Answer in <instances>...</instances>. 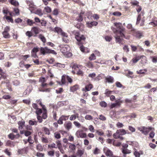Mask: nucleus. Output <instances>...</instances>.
Masks as SVG:
<instances>
[{
    "label": "nucleus",
    "mask_w": 157,
    "mask_h": 157,
    "mask_svg": "<svg viewBox=\"0 0 157 157\" xmlns=\"http://www.w3.org/2000/svg\"><path fill=\"white\" fill-rule=\"evenodd\" d=\"M96 133H97L98 135L100 136H103L104 134V132L101 130H96Z\"/></svg>",
    "instance_id": "nucleus-48"
},
{
    "label": "nucleus",
    "mask_w": 157,
    "mask_h": 157,
    "mask_svg": "<svg viewBox=\"0 0 157 157\" xmlns=\"http://www.w3.org/2000/svg\"><path fill=\"white\" fill-rule=\"evenodd\" d=\"M80 50L83 52L88 53L90 51L89 49L85 47L83 45H81L79 47Z\"/></svg>",
    "instance_id": "nucleus-24"
},
{
    "label": "nucleus",
    "mask_w": 157,
    "mask_h": 157,
    "mask_svg": "<svg viewBox=\"0 0 157 157\" xmlns=\"http://www.w3.org/2000/svg\"><path fill=\"white\" fill-rule=\"evenodd\" d=\"M25 34L26 36H28L29 38L32 36H33V34L32 33V31H27L26 32Z\"/></svg>",
    "instance_id": "nucleus-49"
},
{
    "label": "nucleus",
    "mask_w": 157,
    "mask_h": 157,
    "mask_svg": "<svg viewBox=\"0 0 157 157\" xmlns=\"http://www.w3.org/2000/svg\"><path fill=\"white\" fill-rule=\"evenodd\" d=\"M26 148H23L21 149H19L17 152L19 154H23L26 152Z\"/></svg>",
    "instance_id": "nucleus-42"
},
{
    "label": "nucleus",
    "mask_w": 157,
    "mask_h": 157,
    "mask_svg": "<svg viewBox=\"0 0 157 157\" xmlns=\"http://www.w3.org/2000/svg\"><path fill=\"white\" fill-rule=\"evenodd\" d=\"M40 29L37 27H33L31 29V31L34 33L33 34V36L36 37L37 36V34L39 33L40 32Z\"/></svg>",
    "instance_id": "nucleus-16"
},
{
    "label": "nucleus",
    "mask_w": 157,
    "mask_h": 157,
    "mask_svg": "<svg viewBox=\"0 0 157 157\" xmlns=\"http://www.w3.org/2000/svg\"><path fill=\"white\" fill-rule=\"evenodd\" d=\"M112 91L109 90L108 89H106L105 90V94L106 96L109 97V96L110 95L112 94Z\"/></svg>",
    "instance_id": "nucleus-50"
},
{
    "label": "nucleus",
    "mask_w": 157,
    "mask_h": 157,
    "mask_svg": "<svg viewBox=\"0 0 157 157\" xmlns=\"http://www.w3.org/2000/svg\"><path fill=\"white\" fill-rule=\"evenodd\" d=\"M73 34L75 36L76 40L78 42V45H81V41H85L86 40V37L83 35H81L79 31L77 30H74L72 32Z\"/></svg>",
    "instance_id": "nucleus-2"
},
{
    "label": "nucleus",
    "mask_w": 157,
    "mask_h": 157,
    "mask_svg": "<svg viewBox=\"0 0 157 157\" xmlns=\"http://www.w3.org/2000/svg\"><path fill=\"white\" fill-rule=\"evenodd\" d=\"M149 25H151L153 26L154 27H157V19L156 17L152 18V21L150 22Z\"/></svg>",
    "instance_id": "nucleus-26"
},
{
    "label": "nucleus",
    "mask_w": 157,
    "mask_h": 157,
    "mask_svg": "<svg viewBox=\"0 0 157 157\" xmlns=\"http://www.w3.org/2000/svg\"><path fill=\"white\" fill-rule=\"evenodd\" d=\"M72 69L76 71V74L78 76H83L84 75V72L82 70L83 66L82 65L74 63L71 65Z\"/></svg>",
    "instance_id": "nucleus-3"
},
{
    "label": "nucleus",
    "mask_w": 157,
    "mask_h": 157,
    "mask_svg": "<svg viewBox=\"0 0 157 157\" xmlns=\"http://www.w3.org/2000/svg\"><path fill=\"white\" fill-rule=\"evenodd\" d=\"M70 50L69 46L67 45L63 46L61 48L60 51L67 57H70L72 56V53L69 52Z\"/></svg>",
    "instance_id": "nucleus-6"
},
{
    "label": "nucleus",
    "mask_w": 157,
    "mask_h": 157,
    "mask_svg": "<svg viewBox=\"0 0 157 157\" xmlns=\"http://www.w3.org/2000/svg\"><path fill=\"white\" fill-rule=\"evenodd\" d=\"M15 142L12 141L10 140H8L7 141L6 144V146L10 147H14L15 145Z\"/></svg>",
    "instance_id": "nucleus-27"
},
{
    "label": "nucleus",
    "mask_w": 157,
    "mask_h": 157,
    "mask_svg": "<svg viewBox=\"0 0 157 157\" xmlns=\"http://www.w3.org/2000/svg\"><path fill=\"white\" fill-rule=\"evenodd\" d=\"M84 153V151L83 150H79L77 152V155L81 157L83 154Z\"/></svg>",
    "instance_id": "nucleus-46"
},
{
    "label": "nucleus",
    "mask_w": 157,
    "mask_h": 157,
    "mask_svg": "<svg viewBox=\"0 0 157 157\" xmlns=\"http://www.w3.org/2000/svg\"><path fill=\"white\" fill-rule=\"evenodd\" d=\"M120 135L118 132L117 130L115 133H114L113 135V138L116 139H118L119 137L120 136Z\"/></svg>",
    "instance_id": "nucleus-51"
},
{
    "label": "nucleus",
    "mask_w": 157,
    "mask_h": 157,
    "mask_svg": "<svg viewBox=\"0 0 157 157\" xmlns=\"http://www.w3.org/2000/svg\"><path fill=\"white\" fill-rule=\"evenodd\" d=\"M98 24V22L96 21H92L91 22H87L86 23V26L89 28H91L93 26H96Z\"/></svg>",
    "instance_id": "nucleus-18"
},
{
    "label": "nucleus",
    "mask_w": 157,
    "mask_h": 157,
    "mask_svg": "<svg viewBox=\"0 0 157 157\" xmlns=\"http://www.w3.org/2000/svg\"><path fill=\"white\" fill-rule=\"evenodd\" d=\"M122 152L124 154H130L131 151L127 149H122Z\"/></svg>",
    "instance_id": "nucleus-37"
},
{
    "label": "nucleus",
    "mask_w": 157,
    "mask_h": 157,
    "mask_svg": "<svg viewBox=\"0 0 157 157\" xmlns=\"http://www.w3.org/2000/svg\"><path fill=\"white\" fill-rule=\"evenodd\" d=\"M26 2L29 6V9L31 12L33 10L34 8V5L33 2L32 1L26 0Z\"/></svg>",
    "instance_id": "nucleus-12"
},
{
    "label": "nucleus",
    "mask_w": 157,
    "mask_h": 157,
    "mask_svg": "<svg viewBox=\"0 0 157 157\" xmlns=\"http://www.w3.org/2000/svg\"><path fill=\"white\" fill-rule=\"evenodd\" d=\"M105 80L106 82L109 83H113L114 82L113 78L110 75H108L105 78Z\"/></svg>",
    "instance_id": "nucleus-22"
},
{
    "label": "nucleus",
    "mask_w": 157,
    "mask_h": 157,
    "mask_svg": "<svg viewBox=\"0 0 157 157\" xmlns=\"http://www.w3.org/2000/svg\"><path fill=\"white\" fill-rule=\"evenodd\" d=\"M34 13L40 16H41L43 15L41 10L40 9L36 10Z\"/></svg>",
    "instance_id": "nucleus-43"
},
{
    "label": "nucleus",
    "mask_w": 157,
    "mask_h": 157,
    "mask_svg": "<svg viewBox=\"0 0 157 157\" xmlns=\"http://www.w3.org/2000/svg\"><path fill=\"white\" fill-rule=\"evenodd\" d=\"M95 119H96L97 120H98V119H99L102 121H105L106 120V118L104 115L101 114L99 116L98 118H95Z\"/></svg>",
    "instance_id": "nucleus-41"
},
{
    "label": "nucleus",
    "mask_w": 157,
    "mask_h": 157,
    "mask_svg": "<svg viewBox=\"0 0 157 157\" xmlns=\"http://www.w3.org/2000/svg\"><path fill=\"white\" fill-rule=\"evenodd\" d=\"M93 87V86L91 84H89L85 86V88L82 89V91L86 92L90 90Z\"/></svg>",
    "instance_id": "nucleus-15"
},
{
    "label": "nucleus",
    "mask_w": 157,
    "mask_h": 157,
    "mask_svg": "<svg viewBox=\"0 0 157 157\" xmlns=\"http://www.w3.org/2000/svg\"><path fill=\"white\" fill-rule=\"evenodd\" d=\"M105 39L106 41L109 42L112 40V37L110 36H106L105 37Z\"/></svg>",
    "instance_id": "nucleus-64"
},
{
    "label": "nucleus",
    "mask_w": 157,
    "mask_h": 157,
    "mask_svg": "<svg viewBox=\"0 0 157 157\" xmlns=\"http://www.w3.org/2000/svg\"><path fill=\"white\" fill-rule=\"evenodd\" d=\"M31 134L32 132L28 130H25L24 131L25 135L26 136H29Z\"/></svg>",
    "instance_id": "nucleus-61"
},
{
    "label": "nucleus",
    "mask_w": 157,
    "mask_h": 157,
    "mask_svg": "<svg viewBox=\"0 0 157 157\" xmlns=\"http://www.w3.org/2000/svg\"><path fill=\"white\" fill-rule=\"evenodd\" d=\"M112 14L114 16L119 17L121 15V13L120 12L116 11L113 13Z\"/></svg>",
    "instance_id": "nucleus-62"
},
{
    "label": "nucleus",
    "mask_w": 157,
    "mask_h": 157,
    "mask_svg": "<svg viewBox=\"0 0 157 157\" xmlns=\"http://www.w3.org/2000/svg\"><path fill=\"white\" fill-rule=\"evenodd\" d=\"M64 125L65 128L69 130L72 127V124L71 121H68L66 122Z\"/></svg>",
    "instance_id": "nucleus-20"
},
{
    "label": "nucleus",
    "mask_w": 157,
    "mask_h": 157,
    "mask_svg": "<svg viewBox=\"0 0 157 157\" xmlns=\"http://www.w3.org/2000/svg\"><path fill=\"white\" fill-rule=\"evenodd\" d=\"M134 35L136 38L139 39L140 38L143 36L142 33L140 32L139 31L135 32L134 33Z\"/></svg>",
    "instance_id": "nucleus-28"
},
{
    "label": "nucleus",
    "mask_w": 157,
    "mask_h": 157,
    "mask_svg": "<svg viewBox=\"0 0 157 157\" xmlns=\"http://www.w3.org/2000/svg\"><path fill=\"white\" fill-rule=\"evenodd\" d=\"M76 134L78 138L80 137L81 138H86L87 136L86 133H83L80 131H77Z\"/></svg>",
    "instance_id": "nucleus-14"
},
{
    "label": "nucleus",
    "mask_w": 157,
    "mask_h": 157,
    "mask_svg": "<svg viewBox=\"0 0 157 157\" xmlns=\"http://www.w3.org/2000/svg\"><path fill=\"white\" fill-rule=\"evenodd\" d=\"M10 2L11 5L15 6H18L19 5V3L16 0H10Z\"/></svg>",
    "instance_id": "nucleus-33"
},
{
    "label": "nucleus",
    "mask_w": 157,
    "mask_h": 157,
    "mask_svg": "<svg viewBox=\"0 0 157 157\" xmlns=\"http://www.w3.org/2000/svg\"><path fill=\"white\" fill-rule=\"evenodd\" d=\"M114 24L116 28L112 27L111 29L115 34L114 37L115 39L116 42L119 43L120 45H123V44L122 41L124 40L123 38L127 39L124 34L125 29L121 23L115 22Z\"/></svg>",
    "instance_id": "nucleus-1"
},
{
    "label": "nucleus",
    "mask_w": 157,
    "mask_h": 157,
    "mask_svg": "<svg viewBox=\"0 0 157 157\" xmlns=\"http://www.w3.org/2000/svg\"><path fill=\"white\" fill-rule=\"evenodd\" d=\"M117 130L120 136L124 135L127 133L129 134V132H127L124 129H120Z\"/></svg>",
    "instance_id": "nucleus-31"
},
{
    "label": "nucleus",
    "mask_w": 157,
    "mask_h": 157,
    "mask_svg": "<svg viewBox=\"0 0 157 157\" xmlns=\"http://www.w3.org/2000/svg\"><path fill=\"white\" fill-rule=\"evenodd\" d=\"M79 88V86L77 85H75L73 86H71L70 87V91L71 92H74L78 89Z\"/></svg>",
    "instance_id": "nucleus-29"
},
{
    "label": "nucleus",
    "mask_w": 157,
    "mask_h": 157,
    "mask_svg": "<svg viewBox=\"0 0 157 157\" xmlns=\"http://www.w3.org/2000/svg\"><path fill=\"white\" fill-rule=\"evenodd\" d=\"M80 50L83 52L88 53L90 51L89 49L85 47L83 45H81L79 47Z\"/></svg>",
    "instance_id": "nucleus-23"
},
{
    "label": "nucleus",
    "mask_w": 157,
    "mask_h": 157,
    "mask_svg": "<svg viewBox=\"0 0 157 157\" xmlns=\"http://www.w3.org/2000/svg\"><path fill=\"white\" fill-rule=\"evenodd\" d=\"M106 155L108 157H112L113 155V152L109 149L106 148L104 150Z\"/></svg>",
    "instance_id": "nucleus-13"
},
{
    "label": "nucleus",
    "mask_w": 157,
    "mask_h": 157,
    "mask_svg": "<svg viewBox=\"0 0 157 157\" xmlns=\"http://www.w3.org/2000/svg\"><path fill=\"white\" fill-rule=\"evenodd\" d=\"M27 141L30 144H33L34 143V141L32 139V137L31 136L29 137Z\"/></svg>",
    "instance_id": "nucleus-57"
},
{
    "label": "nucleus",
    "mask_w": 157,
    "mask_h": 157,
    "mask_svg": "<svg viewBox=\"0 0 157 157\" xmlns=\"http://www.w3.org/2000/svg\"><path fill=\"white\" fill-rule=\"evenodd\" d=\"M150 58L152 59V61L153 63H156L157 62V56H151Z\"/></svg>",
    "instance_id": "nucleus-59"
},
{
    "label": "nucleus",
    "mask_w": 157,
    "mask_h": 157,
    "mask_svg": "<svg viewBox=\"0 0 157 157\" xmlns=\"http://www.w3.org/2000/svg\"><path fill=\"white\" fill-rule=\"evenodd\" d=\"M10 31V27L9 26H6L4 29V31L2 32L3 37L5 38H9L10 35L9 33Z\"/></svg>",
    "instance_id": "nucleus-10"
},
{
    "label": "nucleus",
    "mask_w": 157,
    "mask_h": 157,
    "mask_svg": "<svg viewBox=\"0 0 157 157\" xmlns=\"http://www.w3.org/2000/svg\"><path fill=\"white\" fill-rule=\"evenodd\" d=\"M43 129L45 134H48V135L50 134V131L48 128L46 127H43Z\"/></svg>",
    "instance_id": "nucleus-45"
},
{
    "label": "nucleus",
    "mask_w": 157,
    "mask_h": 157,
    "mask_svg": "<svg viewBox=\"0 0 157 157\" xmlns=\"http://www.w3.org/2000/svg\"><path fill=\"white\" fill-rule=\"evenodd\" d=\"M123 102L122 100H117L116 101V103H112L110 105V108L111 109H113V108L117 106H120L122 103Z\"/></svg>",
    "instance_id": "nucleus-11"
},
{
    "label": "nucleus",
    "mask_w": 157,
    "mask_h": 157,
    "mask_svg": "<svg viewBox=\"0 0 157 157\" xmlns=\"http://www.w3.org/2000/svg\"><path fill=\"white\" fill-rule=\"evenodd\" d=\"M10 149L9 150L8 149H5L4 151V152L9 157H10L12 153L11 151H10Z\"/></svg>",
    "instance_id": "nucleus-38"
},
{
    "label": "nucleus",
    "mask_w": 157,
    "mask_h": 157,
    "mask_svg": "<svg viewBox=\"0 0 157 157\" xmlns=\"http://www.w3.org/2000/svg\"><path fill=\"white\" fill-rule=\"evenodd\" d=\"M66 75H63L62 76L61 82V85L65 84L66 83Z\"/></svg>",
    "instance_id": "nucleus-39"
},
{
    "label": "nucleus",
    "mask_w": 157,
    "mask_h": 157,
    "mask_svg": "<svg viewBox=\"0 0 157 157\" xmlns=\"http://www.w3.org/2000/svg\"><path fill=\"white\" fill-rule=\"evenodd\" d=\"M89 59L91 61L95 60L96 59V57L94 54H91L89 58Z\"/></svg>",
    "instance_id": "nucleus-53"
},
{
    "label": "nucleus",
    "mask_w": 157,
    "mask_h": 157,
    "mask_svg": "<svg viewBox=\"0 0 157 157\" xmlns=\"http://www.w3.org/2000/svg\"><path fill=\"white\" fill-rule=\"evenodd\" d=\"M25 122L24 121H20L18 123L19 125L18 128L19 130L22 129L25 125Z\"/></svg>",
    "instance_id": "nucleus-30"
},
{
    "label": "nucleus",
    "mask_w": 157,
    "mask_h": 157,
    "mask_svg": "<svg viewBox=\"0 0 157 157\" xmlns=\"http://www.w3.org/2000/svg\"><path fill=\"white\" fill-rule=\"evenodd\" d=\"M54 31L55 32H57L58 34H60L62 31V30L59 27H57L55 28Z\"/></svg>",
    "instance_id": "nucleus-40"
},
{
    "label": "nucleus",
    "mask_w": 157,
    "mask_h": 157,
    "mask_svg": "<svg viewBox=\"0 0 157 157\" xmlns=\"http://www.w3.org/2000/svg\"><path fill=\"white\" fill-rule=\"evenodd\" d=\"M42 113V110L41 109L38 108L36 109V113L37 115H40Z\"/></svg>",
    "instance_id": "nucleus-56"
},
{
    "label": "nucleus",
    "mask_w": 157,
    "mask_h": 157,
    "mask_svg": "<svg viewBox=\"0 0 157 157\" xmlns=\"http://www.w3.org/2000/svg\"><path fill=\"white\" fill-rule=\"evenodd\" d=\"M27 24L30 26H32L35 22H33V20L28 19L26 21Z\"/></svg>",
    "instance_id": "nucleus-47"
},
{
    "label": "nucleus",
    "mask_w": 157,
    "mask_h": 157,
    "mask_svg": "<svg viewBox=\"0 0 157 157\" xmlns=\"http://www.w3.org/2000/svg\"><path fill=\"white\" fill-rule=\"evenodd\" d=\"M84 14V12H81L79 14V16L76 18V20L79 22L82 21L83 20V17L82 15Z\"/></svg>",
    "instance_id": "nucleus-25"
},
{
    "label": "nucleus",
    "mask_w": 157,
    "mask_h": 157,
    "mask_svg": "<svg viewBox=\"0 0 157 157\" xmlns=\"http://www.w3.org/2000/svg\"><path fill=\"white\" fill-rule=\"evenodd\" d=\"M44 10L45 12L48 13H50L52 11V9L50 7L48 6H46L45 7Z\"/></svg>",
    "instance_id": "nucleus-52"
},
{
    "label": "nucleus",
    "mask_w": 157,
    "mask_h": 157,
    "mask_svg": "<svg viewBox=\"0 0 157 157\" xmlns=\"http://www.w3.org/2000/svg\"><path fill=\"white\" fill-rule=\"evenodd\" d=\"M143 56H138L132 58L131 61V62H132V63L131 64L132 65H133V63H137L138 61L140 60Z\"/></svg>",
    "instance_id": "nucleus-19"
},
{
    "label": "nucleus",
    "mask_w": 157,
    "mask_h": 157,
    "mask_svg": "<svg viewBox=\"0 0 157 157\" xmlns=\"http://www.w3.org/2000/svg\"><path fill=\"white\" fill-rule=\"evenodd\" d=\"M27 82L30 84L35 85L36 84V81L34 79H28L27 81Z\"/></svg>",
    "instance_id": "nucleus-36"
},
{
    "label": "nucleus",
    "mask_w": 157,
    "mask_h": 157,
    "mask_svg": "<svg viewBox=\"0 0 157 157\" xmlns=\"http://www.w3.org/2000/svg\"><path fill=\"white\" fill-rule=\"evenodd\" d=\"M131 4L132 5L136 6H137L139 5V2L137 1L134 0L133 2H131Z\"/></svg>",
    "instance_id": "nucleus-60"
},
{
    "label": "nucleus",
    "mask_w": 157,
    "mask_h": 157,
    "mask_svg": "<svg viewBox=\"0 0 157 157\" xmlns=\"http://www.w3.org/2000/svg\"><path fill=\"white\" fill-rule=\"evenodd\" d=\"M144 15V13L143 11H141V13L138 15L136 23V25H138L140 24V21H141V23L140 24V26H141L144 25V23L145 22L144 17H142V16H143Z\"/></svg>",
    "instance_id": "nucleus-7"
},
{
    "label": "nucleus",
    "mask_w": 157,
    "mask_h": 157,
    "mask_svg": "<svg viewBox=\"0 0 157 157\" xmlns=\"http://www.w3.org/2000/svg\"><path fill=\"white\" fill-rule=\"evenodd\" d=\"M56 143L57 144L56 146L57 147H58L59 149H60L61 148L62 145L61 140H57L56 141Z\"/></svg>",
    "instance_id": "nucleus-32"
},
{
    "label": "nucleus",
    "mask_w": 157,
    "mask_h": 157,
    "mask_svg": "<svg viewBox=\"0 0 157 157\" xmlns=\"http://www.w3.org/2000/svg\"><path fill=\"white\" fill-rule=\"evenodd\" d=\"M85 118L86 120H92L93 119V117L90 115H87L85 116Z\"/></svg>",
    "instance_id": "nucleus-54"
},
{
    "label": "nucleus",
    "mask_w": 157,
    "mask_h": 157,
    "mask_svg": "<svg viewBox=\"0 0 157 157\" xmlns=\"http://www.w3.org/2000/svg\"><path fill=\"white\" fill-rule=\"evenodd\" d=\"M40 52L43 55H45L46 54L50 53L55 55L57 54L56 52L54 50L50 49L47 47H41L40 49Z\"/></svg>",
    "instance_id": "nucleus-8"
},
{
    "label": "nucleus",
    "mask_w": 157,
    "mask_h": 157,
    "mask_svg": "<svg viewBox=\"0 0 157 157\" xmlns=\"http://www.w3.org/2000/svg\"><path fill=\"white\" fill-rule=\"evenodd\" d=\"M114 141L113 143V145L114 146L119 147L121 145V143L120 142H116L115 140H114Z\"/></svg>",
    "instance_id": "nucleus-63"
},
{
    "label": "nucleus",
    "mask_w": 157,
    "mask_h": 157,
    "mask_svg": "<svg viewBox=\"0 0 157 157\" xmlns=\"http://www.w3.org/2000/svg\"><path fill=\"white\" fill-rule=\"evenodd\" d=\"M29 123L30 125H37V121H33L32 120H30L29 121Z\"/></svg>",
    "instance_id": "nucleus-44"
},
{
    "label": "nucleus",
    "mask_w": 157,
    "mask_h": 157,
    "mask_svg": "<svg viewBox=\"0 0 157 157\" xmlns=\"http://www.w3.org/2000/svg\"><path fill=\"white\" fill-rule=\"evenodd\" d=\"M39 51V48L37 47H34L33 48L31 51V56L34 58L38 57L36 55V52Z\"/></svg>",
    "instance_id": "nucleus-17"
},
{
    "label": "nucleus",
    "mask_w": 157,
    "mask_h": 157,
    "mask_svg": "<svg viewBox=\"0 0 157 157\" xmlns=\"http://www.w3.org/2000/svg\"><path fill=\"white\" fill-rule=\"evenodd\" d=\"M69 146V149L71 152H74L76 149V146L75 144L71 143H69L68 144Z\"/></svg>",
    "instance_id": "nucleus-21"
},
{
    "label": "nucleus",
    "mask_w": 157,
    "mask_h": 157,
    "mask_svg": "<svg viewBox=\"0 0 157 157\" xmlns=\"http://www.w3.org/2000/svg\"><path fill=\"white\" fill-rule=\"evenodd\" d=\"M147 70L146 69L144 70H140L139 71H137V73L138 74H144L145 73V72H146L147 71Z\"/></svg>",
    "instance_id": "nucleus-55"
},
{
    "label": "nucleus",
    "mask_w": 157,
    "mask_h": 157,
    "mask_svg": "<svg viewBox=\"0 0 157 157\" xmlns=\"http://www.w3.org/2000/svg\"><path fill=\"white\" fill-rule=\"evenodd\" d=\"M137 129L140 131L142 133L145 135H147L150 131L155 130L154 128L150 127H137Z\"/></svg>",
    "instance_id": "nucleus-5"
},
{
    "label": "nucleus",
    "mask_w": 157,
    "mask_h": 157,
    "mask_svg": "<svg viewBox=\"0 0 157 157\" xmlns=\"http://www.w3.org/2000/svg\"><path fill=\"white\" fill-rule=\"evenodd\" d=\"M13 132L10 133L8 136V138L11 140L18 139L20 136L17 128H13L11 129Z\"/></svg>",
    "instance_id": "nucleus-4"
},
{
    "label": "nucleus",
    "mask_w": 157,
    "mask_h": 157,
    "mask_svg": "<svg viewBox=\"0 0 157 157\" xmlns=\"http://www.w3.org/2000/svg\"><path fill=\"white\" fill-rule=\"evenodd\" d=\"M100 105L102 107H105L107 106V104L105 101H102L100 103Z\"/></svg>",
    "instance_id": "nucleus-58"
},
{
    "label": "nucleus",
    "mask_w": 157,
    "mask_h": 157,
    "mask_svg": "<svg viewBox=\"0 0 157 157\" xmlns=\"http://www.w3.org/2000/svg\"><path fill=\"white\" fill-rule=\"evenodd\" d=\"M38 37L44 43L46 42V40L45 37L42 34H40L39 35Z\"/></svg>",
    "instance_id": "nucleus-34"
},
{
    "label": "nucleus",
    "mask_w": 157,
    "mask_h": 157,
    "mask_svg": "<svg viewBox=\"0 0 157 157\" xmlns=\"http://www.w3.org/2000/svg\"><path fill=\"white\" fill-rule=\"evenodd\" d=\"M85 65L89 68H91L93 67V65L92 62L88 61L85 63Z\"/></svg>",
    "instance_id": "nucleus-35"
},
{
    "label": "nucleus",
    "mask_w": 157,
    "mask_h": 157,
    "mask_svg": "<svg viewBox=\"0 0 157 157\" xmlns=\"http://www.w3.org/2000/svg\"><path fill=\"white\" fill-rule=\"evenodd\" d=\"M66 133V131L62 130L55 132L54 133V137L56 139L59 140L61 137L60 134L63 135L64 133Z\"/></svg>",
    "instance_id": "nucleus-9"
}]
</instances>
